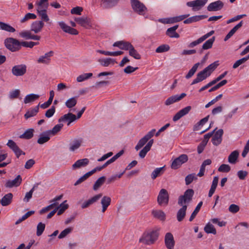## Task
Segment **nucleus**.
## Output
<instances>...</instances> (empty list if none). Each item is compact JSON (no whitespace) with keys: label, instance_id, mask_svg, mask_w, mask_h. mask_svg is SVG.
<instances>
[{"label":"nucleus","instance_id":"nucleus-1","mask_svg":"<svg viewBox=\"0 0 249 249\" xmlns=\"http://www.w3.org/2000/svg\"><path fill=\"white\" fill-rule=\"evenodd\" d=\"M38 44H39L38 42H20L18 39L13 37L7 38L4 40V45L6 48L12 52L18 51L21 49L22 46L32 48L34 46Z\"/></svg>","mask_w":249,"mask_h":249},{"label":"nucleus","instance_id":"nucleus-2","mask_svg":"<svg viewBox=\"0 0 249 249\" xmlns=\"http://www.w3.org/2000/svg\"><path fill=\"white\" fill-rule=\"evenodd\" d=\"M159 235V230H153L143 233L139 241L146 245L153 244L158 239Z\"/></svg>","mask_w":249,"mask_h":249},{"label":"nucleus","instance_id":"nucleus-3","mask_svg":"<svg viewBox=\"0 0 249 249\" xmlns=\"http://www.w3.org/2000/svg\"><path fill=\"white\" fill-rule=\"evenodd\" d=\"M131 5L133 11L142 16L145 15L147 9L144 4L139 0H130Z\"/></svg>","mask_w":249,"mask_h":249},{"label":"nucleus","instance_id":"nucleus-4","mask_svg":"<svg viewBox=\"0 0 249 249\" xmlns=\"http://www.w3.org/2000/svg\"><path fill=\"white\" fill-rule=\"evenodd\" d=\"M194 194V191L192 189H188L186 190L183 195L179 196L178 203L179 206L185 205L189 203L193 198Z\"/></svg>","mask_w":249,"mask_h":249},{"label":"nucleus","instance_id":"nucleus-5","mask_svg":"<svg viewBox=\"0 0 249 249\" xmlns=\"http://www.w3.org/2000/svg\"><path fill=\"white\" fill-rule=\"evenodd\" d=\"M188 160V156L186 154H181L176 158L172 162L171 167L172 169L176 170L178 169L183 163L186 162Z\"/></svg>","mask_w":249,"mask_h":249},{"label":"nucleus","instance_id":"nucleus-6","mask_svg":"<svg viewBox=\"0 0 249 249\" xmlns=\"http://www.w3.org/2000/svg\"><path fill=\"white\" fill-rule=\"evenodd\" d=\"M156 132L155 129H152L148 132L141 139L135 146V149L138 151L142 148L146 143L154 136Z\"/></svg>","mask_w":249,"mask_h":249},{"label":"nucleus","instance_id":"nucleus-7","mask_svg":"<svg viewBox=\"0 0 249 249\" xmlns=\"http://www.w3.org/2000/svg\"><path fill=\"white\" fill-rule=\"evenodd\" d=\"M27 71V66L25 64L15 65L11 69L12 74L15 76H22Z\"/></svg>","mask_w":249,"mask_h":249},{"label":"nucleus","instance_id":"nucleus-8","mask_svg":"<svg viewBox=\"0 0 249 249\" xmlns=\"http://www.w3.org/2000/svg\"><path fill=\"white\" fill-rule=\"evenodd\" d=\"M169 195L167 191L165 189L160 190L157 198V201L160 205H167L169 202Z\"/></svg>","mask_w":249,"mask_h":249},{"label":"nucleus","instance_id":"nucleus-9","mask_svg":"<svg viewBox=\"0 0 249 249\" xmlns=\"http://www.w3.org/2000/svg\"><path fill=\"white\" fill-rule=\"evenodd\" d=\"M208 0H196L188 1L186 3V5L188 7H193L194 11L199 10L205 5Z\"/></svg>","mask_w":249,"mask_h":249},{"label":"nucleus","instance_id":"nucleus-10","mask_svg":"<svg viewBox=\"0 0 249 249\" xmlns=\"http://www.w3.org/2000/svg\"><path fill=\"white\" fill-rule=\"evenodd\" d=\"M7 145L13 150L15 154L16 157L18 158L19 156L23 154L25 155V153L22 151L16 143L12 140H9L7 143Z\"/></svg>","mask_w":249,"mask_h":249},{"label":"nucleus","instance_id":"nucleus-11","mask_svg":"<svg viewBox=\"0 0 249 249\" xmlns=\"http://www.w3.org/2000/svg\"><path fill=\"white\" fill-rule=\"evenodd\" d=\"M76 120V115L71 112H69L60 117L58 120L59 123L67 122V125H69L71 123Z\"/></svg>","mask_w":249,"mask_h":249},{"label":"nucleus","instance_id":"nucleus-12","mask_svg":"<svg viewBox=\"0 0 249 249\" xmlns=\"http://www.w3.org/2000/svg\"><path fill=\"white\" fill-rule=\"evenodd\" d=\"M74 20L81 26L89 29L91 27V24L89 18L86 17L75 18Z\"/></svg>","mask_w":249,"mask_h":249},{"label":"nucleus","instance_id":"nucleus-13","mask_svg":"<svg viewBox=\"0 0 249 249\" xmlns=\"http://www.w3.org/2000/svg\"><path fill=\"white\" fill-rule=\"evenodd\" d=\"M58 24L60 28L64 32L72 35H77L78 34V32L76 29L68 26L64 22L59 21L58 22Z\"/></svg>","mask_w":249,"mask_h":249},{"label":"nucleus","instance_id":"nucleus-14","mask_svg":"<svg viewBox=\"0 0 249 249\" xmlns=\"http://www.w3.org/2000/svg\"><path fill=\"white\" fill-rule=\"evenodd\" d=\"M223 133L224 131L222 129H219L214 133L212 139V142L214 145L217 146L221 143Z\"/></svg>","mask_w":249,"mask_h":249},{"label":"nucleus","instance_id":"nucleus-15","mask_svg":"<svg viewBox=\"0 0 249 249\" xmlns=\"http://www.w3.org/2000/svg\"><path fill=\"white\" fill-rule=\"evenodd\" d=\"M223 7L224 3L218 0L210 3L207 7V10L210 12L217 11L221 10Z\"/></svg>","mask_w":249,"mask_h":249},{"label":"nucleus","instance_id":"nucleus-16","mask_svg":"<svg viewBox=\"0 0 249 249\" xmlns=\"http://www.w3.org/2000/svg\"><path fill=\"white\" fill-rule=\"evenodd\" d=\"M164 242L165 246L168 249H174L175 242L173 235L171 232L166 233L164 238Z\"/></svg>","mask_w":249,"mask_h":249},{"label":"nucleus","instance_id":"nucleus-17","mask_svg":"<svg viewBox=\"0 0 249 249\" xmlns=\"http://www.w3.org/2000/svg\"><path fill=\"white\" fill-rule=\"evenodd\" d=\"M102 196V194L96 195L89 199L84 201L82 203L81 207L82 209H86L89 207L91 205L97 202Z\"/></svg>","mask_w":249,"mask_h":249},{"label":"nucleus","instance_id":"nucleus-18","mask_svg":"<svg viewBox=\"0 0 249 249\" xmlns=\"http://www.w3.org/2000/svg\"><path fill=\"white\" fill-rule=\"evenodd\" d=\"M113 46L118 47L121 50L129 51L133 45L129 42L121 40L114 42L113 44Z\"/></svg>","mask_w":249,"mask_h":249},{"label":"nucleus","instance_id":"nucleus-19","mask_svg":"<svg viewBox=\"0 0 249 249\" xmlns=\"http://www.w3.org/2000/svg\"><path fill=\"white\" fill-rule=\"evenodd\" d=\"M44 26V23L42 21L36 20L32 23L30 29L35 34H37L42 31Z\"/></svg>","mask_w":249,"mask_h":249},{"label":"nucleus","instance_id":"nucleus-20","mask_svg":"<svg viewBox=\"0 0 249 249\" xmlns=\"http://www.w3.org/2000/svg\"><path fill=\"white\" fill-rule=\"evenodd\" d=\"M186 96V94L182 93L180 95L176 94L173 95L168 98L165 102V105L166 106H169L173 103L178 102L183 99Z\"/></svg>","mask_w":249,"mask_h":249},{"label":"nucleus","instance_id":"nucleus-21","mask_svg":"<svg viewBox=\"0 0 249 249\" xmlns=\"http://www.w3.org/2000/svg\"><path fill=\"white\" fill-rule=\"evenodd\" d=\"M191 108L192 107L191 106H187L181 109L173 116V121L174 122H177L181 117L187 114L191 110Z\"/></svg>","mask_w":249,"mask_h":249},{"label":"nucleus","instance_id":"nucleus-22","mask_svg":"<svg viewBox=\"0 0 249 249\" xmlns=\"http://www.w3.org/2000/svg\"><path fill=\"white\" fill-rule=\"evenodd\" d=\"M191 108L192 107L191 106H187L181 109L173 116V121L174 122H177L181 117L187 114L191 110Z\"/></svg>","mask_w":249,"mask_h":249},{"label":"nucleus","instance_id":"nucleus-23","mask_svg":"<svg viewBox=\"0 0 249 249\" xmlns=\"http://www.w3.org/2000/svg\"><path fill=\"white\" fill-rule=\"evenodd\" d=\"M54 53L51 51L46 53L44 55L41 56L37 60L38 63H42L49 64L51 62V57L52 56Z\"/></svg>","mask_w":249,"mask_h":249},{"label":"nucleus","instance_id":"nucleus-24","mask_svg":"<svg viewBox=\"0 0 249 249\" xmlns=\"http://www.w3.org/2000/svg\"><path fill=\"white\" fill-rule=\"evenodd\" d=\"M208 77H209V74L206 73V72L203 70L197 74L196 77L193 80L191 85H193L199 83L205 80Z\"/></svg>","mask_w":249,"mask_h":249},{"label":"nucleus","instance_id":"nucleus-25","mask_svg":"<svg viewBox=\"0 0 249 249\" xmlns=\"http://www.w3.org/2000/svg\"><path fill=\"white\" fill-rule=\"evenodd\" d=\"M21 176L18 175L15 179L8 180L5 184V186L7 188L18 187L21 184Z\"/></svg>","mask_w":249,"mask_h":249},{"label":"nucleus","instance_id":"nucleus-26","mask_svg":"<svg viewBox=\"0 0 249 249\" xmlns=\"http://www.w3.org/2000/svg\"><path fill=\"white\" fill-rule=\"evenodd\" d=\"M206 15H197L190 17L183 21L184 24H191L194 22H197L202 19L207 18Z\"/></svg>","mask_w":249,"mask_h":249},{"label":"nucleus","instance_id":"nucleus-27","mask_svg":"<svg viewBox=\"0 0 249 249\" xmlns=\"http://www.w3.org/2000/svg\"><path fill=\"white\" fill-rule=\"evenodd\" d=\"M83 142V139L80 138L78 139H74L69 144V150L73 152L78 149Z\"/></svg>","mask_w":249,"mask_h":249},{"label":"nucleus","instance_id":"nucleus-28","mask_svg":"<svg viewBox=\"0 0 249 249\" xmlns=\"http://www.w3.org/2000/svg\"><path fill=\"white\" fill-rule=\"evenodd\" d=\"M177 213V219L178 222L182 221L186 216L187 206L186 205H181Z\"/></svg>","mask_w":249,"mask_h":249},{"label":"nucleus","instance_id":"nucleus-29","mask_svg":"<svg viewBox=\"0 0 249 249\" xmlns=\"http://www.w3.org/2000/svg\"><path fill=\"white\" fill-rule=\"evenodd\" d=\"M119 0H101V5L104 8H110L116 6Z\"/></svg>","mask_w":249,"mask_h":249},{"label":"nucleus","instance_id":"nucleus-30","mask_svg":"<svg viewBox=\"0 0 249 249\" xmlns=\"http://www.w3.org/2000/svg\"><path fill=\"white\" fill-rule=\"evenodd\" d=\"M13 197V195L11 193L4 195L0 200L2 206H7L10 205L12 201Z\"/></svg>","mask_w":249,"mask_h":249},{"label":"nucleus","instance_id":"nucleus-31","mask_svg":"<svg viewBox=\"0 0 249 249\" xmlns=\"http://www.w3.org/2000/svg\"><path fill=\"white\" fill-rule=\"evenodd\" d=\"M50 139V135L47 131L43 132L40 135L37 142L40 144H43L48 142Z\"/></svg>","mask_w":249,"mask_h":249},{"label":"nucleus","instance_id":"nucleus-32","mask_svg":"<svg viewBox=\"0 0 249 249\" xmlns=\"http://www.w3.org/2000/svg\"><path fill=\"white\" fill-rule=\"evenodd\" d=\"M178 27V25H176L168 28L166 32V35L171 38H178L179 35L176 32Z\"/></svg>","mask_w":249,"mask_h":249},{"label":"nucleus","instance_id":"nucleus-33","mask_svg":"<svg viewBox=\"0 0 249 249\" xmlns=\"http://www.w3.org/2000/svg\"><path fill=\"white\" fill-rule=\"evenodd\" d=\"M40 104L35 107L34 108H30L24 114V117L26 119L34 117L36 115L39 111Z\"/></svg>","mask_w":249,"mask_h":249},{"label":"nucleus","instance_id":"nucleus-34","mask_svg":"<svg viewBox=\"0 0 249 249\" xmlns=\"http://www.w3.org/2000/svg\"><path fill=\"white\" fill-rule=\"evenodd\" d=\"M152 215L156 218L161 221H164L166 218V214L164 212L160 210H153L151 212Z\"/></svg>","mask_w":249,"mask_h":249},{"label":"nucleus","instance_id":"nucleus-35","mask_svg":"<svg viewBox=\"0 0 249 249\" xmlns=\"http://www.w3.org/2000/svg\"><path fill=\"white\" fill-rule=\"evenodd\" d=\"M89 163L88 159L85 158L77 160L73 165L72 168L74 169L80 168L82 167H85Z\"/></svg>","mask_w":249,"mask_h":249},{"label":"nucleus","instance_id":"nucleus-36","mask_svg":"<svg viewBox=\"0 0 249 249\" xmlns=\"http://www.w3.org/2000/svg\"><path fill=\"white\" fill-rule=\"evenodd\" d=\"M243 24V21H241L239 23H238L236 25H235L226 36L224 38V40L225 41H227L229 39H230L234 34L240 28H241Z\"/></svg>","mask_w":249,"mask_h":249},{"label":"nucleus","instance_id":"nucleus-37","mask_svg":"<svg viewBox=\"0 0 249 249\" xmlns=\"http://www.w3.org/2000/svg\"><path fill=\"white\" fill-rule=\"evenodd\" d=\"M37 13L39 17H40L41 20L44 22H48L50 20V18L47 14L46 9H40L38 8L36 9Z\"/></svg>","mask_w":249,"mask_h":249},{"label":"nucleus","instance_id":"nucleus-38","mask_svg":"<svg viewBox=\"0 0 249 249\" xmlns=\"http://www.w3.org/2000/svg\"><path fill=\"white\" fill-rule=\"evenodd\" d=\"M219 65V61H216L213 63L211 64L208 66L206 67L203 70L206 72V73L209 74V76L211 75V73L214 71L216 68Z\"/></svg>","mask_w":249,"mask_h":249},{"label":"nucleus","instance_id":"nucleus-39","mask_svg":"<svg viewBox=\"0 0 249 249\" xmlns=\"http://www.w3.org/2000/svg\"><path fill=\"white\" fill-rule=\"evenodd\" d=\"M101 203L102 205V212L104 213L107 209L108 206L110 204L111 198L108 196H104L102 198Z\"/></svg>","mask_w":249,"mask_h":249},{"label":"nucleus","instance_id":"nucleus-40","mask_svg":"<svg viewBox=\"0 0 249 249\" xmlns=\"http://www.w3.org/2000/svg\"><path fill=\"white\" fill-rule=\"evenodd\" d=\"M215 36H213L212 38L207 40L202 45V49L200 51V53H202L203 50H208L211 48L213 44L215 41Z\"/></svg>","mask_w":249,"mask_h":249},{"label":"nucleus","instance_id":"nucleus-41","mask_svg":"<svg viewBox=\"0 0 249 249\" xmlns=\"http://www.w3.org/2000/svg\"><path fill=\"white\" fill-rule=\"evenodd\" d=\"M239 153L238 150L232 151L228 157V161L231 164L236 163L239 157Z\"/></svg>","mask_w":249,"mask_h":249},{"label":"nucleus","instance_id":"nucleus-42","mask_svg":"<svg viewBox=\"0 0 249 249\" xmlns=\"http://www.w3.org/2000/svg\"><path fill=\"white\" fill-rule=\"evenodd\" d=\"M39 97V95L36 94L31 93L27 95L24 99V103L28 104L35 101Z\"/></svg>","mask_w":249,"mask_h":249},{"label":"nucleus","instance_id":"nucleus-43","mask_svg":"<svg viewBox=\"0 0 249 249\" xmlns=\"http://www.w3.org/2000/svg\"><path fill=\"white\" fill-rule=\"evenodd\" d=\"M54 96V92L53 90H51L50 91V97L49 99H47V101L40 105V107L41 108L45 109L48 108L52 103L53 97Z\"/></svg>","mask_w":249,"mask_h":249},{"label":"nucleus","instance_id":"nucleus-44","mask_svg":"<svg viewBox=\"0 0 249 249\" xmlns=\"http://www.w3.org/2000/svg\"><path fill=\"white\" fill-rule=\"evenodd\" d=\"M98 62L100 63V64L104 67H107L109 65V64H114V63H116L117 62L115 61L114 59L111 58H107L106 59H100L98 60Z\"/></svg>","mask_w":249,"mask_h":249},{"label":"nucleus","instance_id":"nucleus-45","mask_svg":"<svg viewBox=\"0 0 249 249\" xmlns=\"http://www.w3.org/2000/svg\"><path fill=\"white\" fill-rule=\"evenodd\" d=\"M34 129L33 128H29L26 130L23 134L20 135L19 138L26 140L31 139L34 136Z\"/></svg>","mask_w":249,"mask_h":249},{"label":"nucleus","instance_id":"nucleus-46","mask_svg":"<svg viewBox=\"0 0 249 249\" xmlns=\"http://www.w3.org/2000/svg\"><path fill=\"white\" fill-rule=\"evenodd\" d=\"M200 63L198 62L193 65L192 68L189 71L188 73L185 75V78L187 79L191 78L196 71Z\"/></svg>","mask_w":249,"mask_h":249},{"label":"nucleus","instance_id":"nucleus-47","mask_svg":"<svg viewBox=\"0 0 249 249\" xmlns=\"http://www.w3.org/2000/svg\"><path fill=\"white\" fill-rule=\"evenodd\" d=\"M77 97L74 96L67 100L65 102V106L69 108L74 107L77 104Z\"/></svg>","mask_w":249,"mask_h":249},{"label":"nucleus","instance_id":"nucleus-48","mask_svg":"<svg viewBox=\"0 0 249 249\" xmlns=\"http://www.w3.org/2000/svg\"><path fill=\"white\" fill-rule=\"evenodd\" d=\"M106 180V177L105 176H102L99 178L94 183L93 189L94 191L97 190L105 182Z\"/></svg>","mask_w":249,"mask_h":249},{"label":"nucleus","instance_id":"nucleus-49","mask_svg":"<svg viewBox=\"0 0 249 249\" xmlns=\"http://www.w3.org/2000/svg\"><path fill=\"white\" fill-rule=\"evenodd\" d=\"M204 231L207 233L216 234V231L214 226L210 223H207L204 228Z\"/></svg>","mask_w":249,"mask_h":249},{"label":"nucleus","instance_id":"nucleus-50","mask_svg":"<svg viewBox=\"0 0 249 249\" xmlns=\"http://www.w3.org/2000/svg\"><path fill=\"white\" fill-rule=\"evenodd\" d=\"M164 166L156 168L151 173V177L152 179H156L158 176L162 174L163 173Z\"/></svg>","mask_w":249,"mask_h":249},{"label":"nucleus","instance_id":"nucleus-51","mask_svg":"<svg viewBox=\"0 0 249 249\" xmlns=\"http://www.w3.org/2000/svg\"><path fill=\"white\" fill-rule=\"evenodd\" d=\"M63 126V124H59L55 125L52 130H47L50 135H55L59 132Z\"/></svg>","mask_w":249,"mask_h":249},{"label":"nucleus","instance_id":"nucleus-52","mask_svg":"<svg viewBox=\"0 0 249 249\" xmlns=\"http://www.w3.org/2000/svg\"><path fill=\"white\" fill-rule=\"evenodd\" d=\"M0 28L1 29L6 31L13 33L15 32V29L10 25L0 21Z\"/></svg>","mask_w":249,"mask_h":249},{"label":"nucleus","instance_id":"nucleus-53","mask_svg":"<svg viewBox=\"0 0 249 249\" xmlns=\"http://www.w3.org/2000/svg\"><path fill=\"white\" fill-rule=\"evenodd\" d=\"M202 204H203L202 201H200L198 203V204L196 207L195 210L193 211V212L191 214V215L190 217V218H189L190 221H192L193 220V219L195 218V217L196 216V215H197V214L200 211Z\"/></svg>","mask_w":249,"mask_h":249},{"label":"nucleus","instance_id":"nucleus-54","mask_svg":"<svg viewBox=\"0 0 249 249\" xmlns=\"http://www.w3.org/2000/svg\"><path fill=\"white\" fill-rule=\"evenodd\" d=\"M67 202L66 200L64 201L63 203L60 204L59 206H57L56 208H58L57 212V215H60L62 214L64 211L67 209L69 207V205L65 203Z\"/></svg>","mask_w":249,"mask_h":249},{"label":"nucleus","instance_id":"nucleus-55","mask_svg":"<svg viewBox=\"0 0 249 249\" xmlns=\"http://www.w3.org/2000/svg\"><path fill=\"white\" fill-rule=\"evenodd\" d=\"M38 184H35L33 187L30 190V191L26 193L25 197L23 199L24 201L28 202L30 199L32 198L33 193L34 191L37 188Z\"/></svg>","mask_w":249,"mask_h":249},{"label":"nucleus","instance_id":"nucleus-56","mask_svg":"<svg viewBox=\"0 0 249 249\" xmlns=\"http://www.w3.org/2000/svg\"><path fill=\"white\" fill-rule=\"evenodd\" d=\"M92 75V73H84L78 76L76 80L78 82H82L91 77Z\"/></svg>","mask_w":249,"mask_h":249},{"label":"nucleus","instance_id":"nucleus-57","mask_svg":"<svg viewBox=\"0 0 249 249\" xmlns=\"http://www.w3.org/2000/svg\"><path fill=\"white\" fill-rule=\"evenodd\" d=\"M189 16V14H185L183 15H180L178 16H176L172 18H170L171 20V23H174L178 22H179L182 21Z\"/></svg>","mask_w":249,"mask_h":249},{"label":"nucleus","instance_id":"nucleus-58","mask_svg":"<svg viewBox=\"0 0 249 249\" xmlns=\"http://www.w3.org/2000/svg\"><path fill=\"white\" fill-rule=\"evenodd\" d=\"M45 229V224L39 222L36 227V235L37 236H40L42 235L43 231H44Z\"/></svg>","mask_w":249,"mask_h":249},{"label":"nucleus","instance_id":"nucleus-59","mask_svg":"<svg viewBox=\"0 0 249 249\" xmlns=\"http://www.w3.org/2000/svg\"><path fill=\"white\" fill-rule=\"evenodd\" d=\"M197 179V176H196L195 174H190L187 175L185 178V184L187 185L191 184L194 180H196Z\"/></svg>","mask_w":249,"mask_h":249},{"label":"nucleus","instance_id":"nucleus-60","mask_svg":"<svg viewBox=\"0 0 249 249\" xmlns=\"http://www.w3.org/2000/svg\"><path fill=\"white\" fill-rule=\"evenodd\" d=\"M36 18L37 16L35 14L28 13L20 20V22L24 23L29 19H35Z\"/></svg>","mask_w":249,"mask_h":249},{"label":"nucleus","instance_id":"nucleus-61","mask_svg":"<svg viewBox=\"0 0 249 249\" xmlns=\"http://www.w3.org/2000/svg\"><path fill=\"white\" fill-rule=\"evenodd\" d=\"M31 30H24L20 32L19 33V36L22 38H23L26 40L30 39L31 36Z\"/></svg>","mask_w":249,"mask_h":249},{"label":"nucleus","instance_id":"nucleus-62","mask_svg":"<svg viewBox=\"0 0 249 249\" xmlns=\"http://www.w3.org/2000/svg\"><path fill=\"white\" fill-rule=\"evenodd\" d=\"M129 54L136 59H140L141 58V55L138 53L137 50L135 49L133 46L129 50Z\"/></svg>","mask_w":249,"mask_h":249},{"label":"nucleus","instance_id":"nucleus-63","mask_svg":"<svg viewBox=\"0 0 249 249\" xmlns=\"http://www.w3.org/2000/svg\"><path fill=\"white\" fill-rule=\"evenodd\" d=\"M73 230L72 227H69L62 231L58 236L59 239L65 237L68 234L71 233Z\"/></svg>","mask_w":249,"mask_h":249},{"label":"nucleus","instance_id":"nucleus-64","mask_svg":"<svg viewBox=\"0 0 249 249\" xmlns=\"http://www.w3.org/2000/svg\"><path fill=\"white\" fill-rule=\"evenodd\" d=\"M170 50V46L167 44H162L159 46L156 50L157 53H161L168 51Z\"/></svg>","mask_w":249,"mask_h":249}]
</instances>
